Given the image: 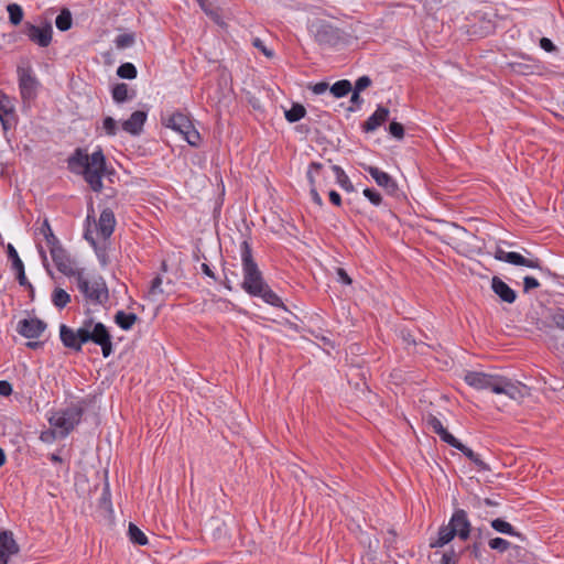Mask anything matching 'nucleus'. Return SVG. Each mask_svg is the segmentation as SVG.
<instances>
[{"label": "nucleus", "mask_w": 564, "mask_h": 564, "mask_svg": "<svg viewBox=\"0 0 564 564\" xmlns=\"http://www.w3.org/2000/svg\"><path fill=\"white\" fill-rule=\"evenodd\" d=\"M494 393L505 394L512 400H521L529 395V388L519 381H512L507 377L498 375Z\"/></svg>", "instance_id": "9"}, {"label": "nucleus", "mask_w": 564, "mask_h": 564, "mask_svg": "<svg viewBox=\"0 0 564 564\" xmlns=\"http://www.w3.org/2000/svg\"><path fill=\"white\" fill-rule=\"evenodd\" d=\"M117 75L123 79H134L138 75L137 67L132 63H122L117 68Z\"/></svg>", "instance_id": "37"}, {"label": "nucleus", "mask_w": 564, "mask_h": 564, "mask_svg": "<svg viewBox=\"0 0 564 564\" xmlns=\"http://www.w3.org/2000/svg\"><path fill=\"white\" fill-rule=\"evenodd\" d=\"M55 431L54 430H50V431H46V432H43L41 434V440L43 442H51L52 440L55 438Z\"/></svg>", "instance_id": "62"}, {"label": "nucleus", "mask_w": 564, "mask_h": 564, "mask_svg": "<svg viewBox=\"0 0 564 564\" xmlns=\"http://www.w3.org/2000/svg\"><path fill=\"white\" fill-rule=\"evenodd\" d=\"M200 9L210 18H218V13L214 10L215 0H196Z\"/></svg>", "instance_id": "45"}, {"label": "nucleus", "mask_w": 564, "mask_h": 564, "mask_svg": "<svg viewBox=\"0 0 564 564\" xmlns=\"http://www.w3.org/2000/svg\"><path fill=\"white\" fill-rule=\"evenodd\" d=\"M455 529H451V527L442 525L438 529V536L435 541L430 542V547L436 549V547H443L447 543H449L455 538Z\"/></svg>", "instance_id": "25"}, {"label": "nucleus", "mask_w": 564, "mask_h": 564, "mask_svg": "<svg viewBox=\"0 0 564 564\" xmlns=\"http://www.w3.org/2000/svg\"><path fill=\"white\" fill-rule=\"evenodd\" d=\"M53 304L62 310L70 302V295L63 289L56 288L52 294Z\"/></svg>", "instance_id": "34"}, {"label": "nucleus", "mask_w": 564, "mask_h": 564, "mask_svg": "<svg viewBox=\"0 0 564 564\" xmlns=\"http://www.w3.org/2000/svg\"><path fill=\"white\" fill-rule=\"evenodd\" d=\"M138 319L139 318H138L137 314L126 313L124 311H118L113 316L115 323L122 330H130Z\"/></svg>", "instance_id": "26"}, {"label": "nucleus", "mask_w": 564, "mask_h": 564, "mask_svg": "<svg viewBox=\"0 0 564 564\" xmlns=\"http://www.w3.org/2000/svg\"><path fill=\"white\" fill-rule=\"evenodd\" d=\"M200 269L203 273L206 274L208 278L217 281L215 272L210 269V267L207 263H202Z\"/></svg>", "instance_id": "61"}, {"label": "nucleus", "mask_w": 564, "mask_h": 564, "mask_svg": "<svg viewBox=\"0 0 564 564\" xmlns=\"http://www.w3.org/2000/svg\"><path fill=\"white\" fill-rule=\"evenodd\" d=\"M24 34L32 43L40 47H47L52 42L53 28L48 22H45L42 26L25 22Z\"/></svg>", "instance_id": "12"}, {"label": "nucleus", "mask_w": 564, "mask_h": 564, "mask_svg": "<svg viewBox=\"0 0 564 564\" xmlns=\"http://www.w3.org/2000/svg\"><path fill=\"white\" fill-rule=\"evenodd\" d=\"M362 169L367 172L383 191L390 196L399 195V186L397 181L387 172L377 166L362 164Z\"/></svg>", "instance_id": "11"}, {"label": "nucleus", "mask_w": 564, "mask_h": 564, "mask_svg": "<svg viewBox=\"0 0 564 564\" xmlns=\"http://www.w3.org/2000/svg\"><path fill=\"white\" fill-rule=\"evenodd\" d=\"M47 325L40 318H24L18 323L17 332L29 339L39 338L46 329Z\"/></svg>", "instance_id": "15"}, {"label": "nucleus", "mask_w": 564, "mask_h": 564, "mask_svg": "<svg viewBox=\"0 0 564 564\" xmlns=\"http://www.w3.org/2000/svg\"><path fill=\"white\" fill-rule=\"evenodd\" d=\"M323 169H324V165L322 163H319V162H312L308 165V169H307V172H306V177H307L308 183H310V194H311L312 200L318 207L323 206V199H322L321 195L317 192L315 176L316 175H321Z\"/></svg>", "instance_id": "19"}, {"label": "nucleus", "mask_w": 564, "mask_h": 564, "mask_svg": "<svg viewBox=\"0 0 564 564\" xmlns=\"http://www.w3.org/2000/svg\"><path fill=\"white\" fill-rule=\"evenodd\" d=\"M15 273H17V280L21 286L31 288V283L29 282V280L25 276L24 268L17 270Z\"/></svg>", "instance_id": "56"}, {"label": "nucleus", "mask_w": 564, "mask_h": 564, "mask_svg": "<svg viewBox=\"0 0 564 564\" xmlns=\"http://www.w3.org/2000/svg\"><path fill=\"white\" fill-rule=\"evenodd\" d=\"M540 286L539 281L530 275H527L523 278V291L528 293L529 291L533 289H538Z\"/></svg>", "instance_id": "50"}, {"label": "nucleus", "mask_w": 564, "mask_h": 564, "mask_svg": "<svg viewBox=\"0 0 564 564\" xmlns=\"http://www.w3.org/2000/svg\"><path fill=\"white\" fill-rule=\"evenodd\" d=\"M328 196H329V200L333 205L335 206H341V196L339 195V193H337L336 191H330L328 193Z\"/></svg>", "instance_id": "60"}, {"label": "nucleus", "mask_w": 564, "mask_h": 564, "mask_svg": "<svg viewBox=\"0 0 564 564\" xmlns=\"http://www.w3.org/2000/svg\"><path fill=\"white\" fill-rule=\"evenodd\" d=\"M370 85H371L370 77L365 75V76L359 77L356 80L354 90H357L360 93V91L365 90L366 88H368Z\"/></svg>", "instance_id": "53"}, {"label": "nucleus", "mask_w": 564, "mask_h": 564, "mask_svg": "<svg viewBox=\"0 0 564 564\" xmlns=\"http://www.w3.org/2000/svg\"><path fill=\"white\" fill-rule=\"evenodd\" d=\"M50 253L56 269L61 273L73 278L78 273L79 270L74 268V261L62 243L50 249Z\"/></svg>", "instance_id": "14"}, {"label": "nucleus", "mask_w": 564, "mask_h": 564, "mask_svg": "<svg viewBox=\"0 0 564 564\" xmlns=\"http://www.w3.org/2000/svg\"><path fill=\"white\" fill-rule=\"evenodd\" d=\"M459 452H462L470 462H473L479 470L488 471L490 467L486 464L478 454H476L471 448L467 447L463 443L457 447Z\"/></svg>", "instance_id": "27"}, {"label": "nucleus", "mask_w": 564, "mask_h": 564, "mask_svg": "<svg viewBox=\"0 0 564 564\" xmlns=\"http://www.w3.org/2000/svg\"><path fill=\"white\" fill-rule=\"evenodd\" d=\"M12 393V386L7 380L0 381V395L9 397Z\"/></svg>", "instance_id": "58"}, {"label": "nucleus", "mask_w": 564, "mask_h": 564, "mask_svg": "<svg viewBox=\"0 0 564 564\" xmlns=\"http://www.w3.org/2000/svg\"><path fill=\"white\" fill-rule=\"evenodd\" d=\"M390 110L387 107L378 106L376 111L361 124L364 132L376 131L389 119Z\"/></svg>", "instance_id": "21"}, {"label": "nucleus", "mask_w": 564, "mask_h": 564, "mask_svg": "<svg viewBox=\"0 0 564 564\" xmlns=\"http://www.w3.org/2000/svg\"><path fill=\"white\" fill-rule=\"evenodd\" d=\"M488 544H489L490 549L499 551L500 553H503L507 550H509V547L511 545L509 541H507L502 538L490 539Z\"/></svg>", "instance_id": "41"}, {"label": "nucleus", "mask_w": 564, "mask_h": 564, "mask_svg": "<svg viewBox=\"0 0 564 564\" xmlns=\"http://www.w3.org/2000/svg\"><path fill=\"white\" fill-rule=\"evenodd\" d=\"M161 285H162V278L160 275H158L151 281V286L149 289V295L155 296L156 294H162L163 290H162Z\"/></svg>", "instance_id": "47"}, {"label": "nucleus", "mask_w": 564, "mask_h": 564, "mask_svg": "<svg viewBox=\"0 0 564 564\" xmlns=\"http://www.w3.org/2000/svg\"><path fill=\"white\" fill-rule=\"evenodd\" d=\"M241 264L243 280L240 284L241 289L252 297H259L264 303L279 308H284L281 297L265 282L261 270L252 257L251 246L247 240L240 245Z\"/></svg>", "instance_id": "3"}, {"label": "nucleus", "mask_w": 564, "mask_h": 564, "mask_svg": "<svg viewBox=\"0 0 564 564\" xmlns=\"http://www.w3.org/2000/svg\"><path fill=\"white\" fill-rule=\"evenodd\" d=\"M329 89L334 97L341 98L348 95L351 91L352 87L348 79H340L333 84Z\"/></svg>", "instance_id": "32"}, {"label": "nucleus", "mask_w": 564, "mask_h": 564, "mask_svg": "<svg viewBox=\"0 0 564 564\" xmlns=\"http://www.w3.org/2000/svg\"><path fill=\"white\" fill-rule=\"evenodd\" d=\"M337 275H338V280L345 284V285H350L352 283V280L351 278L348 275V273L346 272L345 269L343 268H337Z\"/></svg>", "instance_id": "57"}, {"label": "nucleus", "mask_w": 564, "mask_h": 564, "mask_svg": "<svg viewBox=\"0 0 564 564\" xmlns=\"http://www.w3.org/2000/svg\"><path fill=\"white\" fill-rule=\"evenodd\" d=\"M39 232L44 237L46 245L50 249L61 245L58 238L54 235L48 219H44L43 224L39 228Z\"/></svg>", "instance_id": "28"}, {"label": "nucleus", "mask_w": 564, "mask_h": 564, "mask_svg": "<svg viewBox=\"0 0 564 564\" xmlns=\"http://www.w3.org/2000/svg\"><path fill=\"white\" fill-rule=\"evenodd\" d=\"M494 257L498 261L507 262L512 265H521L530 269H539L543 271L542 261L539 258H525L514 251H505L502 248L497 247Z\"/></svg>", "instance_id": "10"}, {"label": "nucleus", "mask_w": 564, "mask_h": 564, "mask_svg": "<svg viewBox=\"0 0 564 564\" xmlns=\"http://www.w3.org/2000/svg\"><path fill=\"white\" fill-rule=\"evenodd\" d=\"M491 528L497 532L508 534L511 536H519L520 534L514 530V528L503 519L497 518L490 522Z\"/></svg>", "instance_id": "33"}, {"label": "nucleus", "mask_w": 564, "mask_h": 564, "mask_svg": "<svg viewBox=\"0 0 564 564\" xmlns=\"http://www.w3.org/2000/svg\"><path fill=\"white\" fill-rule=\"evenodd\" d=\"M85 239L94 247L100 264L106 267L109 262L106 248L98 247L96 240L88 232L85 234Z\"/></svg>", "instance_id": "36"}, {"label": "nucleus", "mask_w": 564, "mask_h": 564, "mask_svg": "<svg viewBox=\"0 0 564 564\" xmlns=\"http://www.w3.org/2000/svg\"><path fill=\"white\" fill-rule=\"evenodd\" d=\"M7 256H8L9 260H11L12 270L17 271L19 269L24 268V264H23L22 260L20 259L18 251L11 243H8V246H7Z\"/></svg>", "instance_id": "40"}, {"label": "nucleus", "mask_w": 564, "mask_h": 564, "mask_svg": "<svg viewBox=\"0 0 564 564\" xmlns=\"http://www.w3.org/2000/svg\"><path fill=\"white\" fill-rule=\"evenodd\" d=\"M314 42L325 48H335L349 43L350 36L343 29L327 20L316 19L308 25Z\"/></svg>", "instance_id": "4"}, {"label": "nucleus", "mask_w": 564, "mask_h": 564, "mask_svg": "<svg viewBox=\"0 0 564 564\" xmlns=\"http://www.w3.org/2000/svg\"><path fill=\"white\" fill-rule=\"evenodd\" d=\"M427 425L435 434H437L444 427L442 422L432 414L427 416Z\"/></svg>", "instance_id": "51"}, {"label": "nucleus", "mask_w": 564, "mask_h": 564, "mask_svg": "<svg viewBox=\"0 0 564 564\" xmlns=\"http://www.w3.org/2000/svg\"><path fill=\"white\" fill-rule=\"evenodd\" d=\"M389 133L398 140L403 139L404 137V127L402 123L397 121H391L389 124Z\"/></svg>", "instance_id": "46"}, {"label": "nucleus", "mask_w": 564, "mask_h": 564, "mask_svg": "<svg viewBox=\"0 0 564 564\" xmlns=\"http://www.w3.org/2000/svg\"><path fill=\"white\" fill-rule=\"evenodd\" d=\"M437 435L440 436V438L448 444L449 446L454 447L457 449V447L460 445V441H458L455 436H453L445 427H443L438 433Z\"/></svg>", "instance_id": "42"}, {"label": "nucleus", "mask_w": 564, "mask_h": 564, "mask_svg": "<svg viewBox=\"0 0 564 564\" xmlns=\"http://www.w3.org/2000/svg\"><path fill=\"white\" fill-rule=\"evenodd\" d=\"M470 552L471 554L476 557V558H479L480 555H481V552H480V543H474L471 546H470Z\"/></svg>", "instance_id": "64"}, {"label": "nucleus", "mask_w": 564, "mask_h": 564, "mask_svg": "<svg viewBox=\"0 0 564 564\" xmlns=\"http://www.w3.org/2000/svg\"><path fill=\"white\" fill-rule=\"evenodd\" d=\"M111 96L117 104H122L134 98L135 91L130 89L126 83H118L112 87Z\"/></svg>", "instance_id": "24"}, {"label": "nucleus", "mask_w": 564, "mask_h": 564, "mask_svg": "<svg viewBox=\"0 0 564 564\" xmlns=\"http://www.w3.org/2000/svg\"><path fill=\"white\" fill-rule=\"evenodd\" d=\"M56 28L62 31H68L73 24L72 13L68 9H62L55 20Z\"/></svg>", "instance_id": "31"}, {"label": "nucleus", "mask_w": 564, "mask_h": 564, "mask_svg": "<svg viewBox=\"0 0 564 564\" xmlns=\"http://www.w3.org/2000/svg\"><path fill=\"white\" fill-rule=\"evenodd\" d=\"M67 169L76 175H82L93 192L102 191V177L115 173L112 167L107 166V159L104 151L98 147L91 154L86 150L76 148L67 158Z\"/></svg>", "instance_id": "2"}, {"label": "nucleus", "mask_w": 564, "mask_h": 564, "mask_svg": "<svg viewBox=\"0 0 564 564\" xmlns=\"http://www.w3.org/2000/svg\"><path fill=\"white\" fill-rule=\"evenodd\" d=\"M78 291L83 294L85 301L89 304L107 307L109 302V289L102 276L88 279L80 270L74 276Z\"/></svg>", "instance_id": "5"}, {"label": "nucleus", "mask_w": 564, "mask_h": 564, "mask_svg": "<svg viewBox=\"0 0 564 564\" xmlns=\"http://www.w3.org/2000/svg\"><path fill=\"white\" fill-rule=\"evenodd\" d=\"M448 525L455 529V535L466 541L470 535L471 524L468 520L467 512L464 509H456L452 514Z\"/></svg>", "instance_id": "16"}, {"label": "nucleus", "mask_w": 564, "mask_h": 564, "mask_svg": "<svg viewBox=\"0 0 564 564\" xmlns=\"http://www.w3.org/2000/svg\"><path fill=\"white\" fill-rule=\"evenodd\" d=\"M115 226L116 218L113 212L110 208H105L100 213L98 223L96 224L99 236L104 240L109 239L115 230Z\"/></svg>", "instance_id": "18"}, {"label": "nucleus", "mask_w": 564, "mask_h": 564, "mask_svg": "<svg viewBox=\"0 0 564 564\" xmlns=\"http://www.w3.org/2000/svg\"><path fill=\"white\" fill-rule=\"evenodd\" d=\"M84 410L80 406L72 405L59 411L50 417V424L59 429V437H66L76 425L79 424Z\"/></svg>", "instance_id": "7"}, {"label": "nucleus", "mask_w": 564, "mask_h": 564, "mask_svg": "<svg viewBox=\"0 0 564 564\" xmlns=\"http://www.w3.org/2000/svg\"><path fill=\"white\" fill-rule=\"evenodd\" d=\"M539 44H540V47L547 53H557L558 52L557 46L547 37H541Z\"/></svg>", "instance_id": "48"}, {"label": "nucleus", "mask_w": 564, "mask_h": 564, "mask_svg": "<svg viewBox=\"0 0 564 564\" xmlns=\"http://www.w3.org/2000/svg\"><path fill=\"white\" fill-rule=\"evenodd\" d=\"M306 115V109L301 104H293L289 110H285L284 116L285 119L291 122H297L303 119Z\"/></svg>", "instance_id": "30"}, {"label": "nucleus", "mask_w": 564, "mask_h": 564, "mask_svg": "<svg viewBox=\"0 0 564 564\" xmlns=\"http://www.w3.org/2000/svg\"><path fill=\"white\" fill-rule=\"evenodd\" d=\"M364 196L375 206H379L382 203V196L375 188H365Z\"/></svg>", "instance_id": "44"}, {"label": "nucleus", "mask_w": 564, "mask_h": 564, "mask_svg": "<svg viewBox=\"0 0 564 564\" xmlns=\"http://www.w3.org/2000/svg\"><path fill=\"white\" fill-rule=\"evenodd\" d=\"M332 171L334 172L336 176V181L338 185L345 189L346 192H354L355 187L349 180L348 175L345 173V171L339 165H332Z\"/></svg>", "instance_id": "29"}, {"label": "nucleus", "mask_w": 564, "mask_h": 564, "mask_svg": "<svg viewBox=\"0 0 564 564\" xmlns=\"http://www.w3.org/2000/svg\"><path fill=\"white\" fill-rule=\"evenodd\" d=\"M463 379L469 387L476 390H490L494 392L498 375L467 370L465 371Z\"/></svg>", "instance_id": "13"}, {"label": "nucleus", "mask_w": 564, "mask_h": 564, "mask_svg": "<svg viewBox=\"0 0 564 564\" xmlns=\"http://www.w3.org/2000/svg\"><path fill=\"white\" fill-rule=\"evenodd\" d=\"M19 89L23 102H31L37 96L40 83L31 68H18Z\"/></svg>", "instance_id": "8"}, {"label": "nucleus", "mask_w": 564, "mask_h": 564, "mask_svg": "<svg viewBox=\"0 0 564 564\" xmlns=\"http://www.w3.org/2000/svg\"><path fill=\"white\" fill-rule=\"evenodd\" d=\"M102 128L105 130V133L109 137H113L118 132L117 121L112 117L104 118Z\"/></svg>", "instance_id": "43"}, {"label": "nucleus", "mask_w": 564, "mask_h": 564, "mask_svg": "<svg viewBox=\"0 0 564 564\" xmlns=\"http://www.w3.org/2000/svg\"><path fill=\"white\" fill-rule=\"evenodd\" d=\"M327 89H328V84L324 83V82L316 83L312 88L313 93L316 95L324 94Z\"/></svg>", "instance_id": "59"}, {"label": "nucleus", "mask_w": 564, "mask_h": 564, "mask_svg": "<svg viewBox=\"0 0 564 564\" xmlns=\"http://www.w3.org/2000/svg\"><path fill=\"white\" fill-rule=\"evenodd\" d=\"M128 534L132 543L137 545L148 544L147 535L132 522L129 523Z\"/></svg>", "instance_id": "35"}, {"label": "nucleus", "mask_w": 564, "mask_h": 564, "mask_svg": "<svg viewBox=\"0 0 564 564\" xmlns=\"http://www.w3.org/2000/svg\"><path fill=\"white\" fill-rule=\"evenodd\" d=\"M135 42V35L134 33H123L117 35L115 39V44L118 50H124L127 47H130Z\"/></svg>", "instance_id": "39"}, {"label": "nucleus", "mask_w": 564, "mask_h": 564, "mask_svg": "<svg viewBox=\"0 0 564 564\" xmlns=\"http://www.w3.org/2000/svg\"><path fill=\"white\" fill-rule=\"evenodd\" d=\"M148 113L143 110H135L131 113L130 118L122 121L121 128L123 131L131 135H138L141 133L143 126L147 121Z\"/></svg>", "instance_id": "20"}, {"label": "nucleus", "mask_w": 564, "mask_h": 564, "mask_svg": "<svg viewBox=\"0 0 564 564\" xmlns=\"http://www.w3.org/2000/svg\"><path fill=\"white\" fill-rule=\"evenodd\" d=\"M491 290L502 301L512 304L517 300V293L499 276L491 279Z\"/></svg>", "instance_id": "22"}, {"label": "nucleus", "mask_w": 564, "mask_h": 564, "mask_svg": "<svg viewBox=\"0 0 564 564\" xmlns=\"http://www.w3.org/2000/svg\"><path fill=\"white\" fill-rule=\"evenodd\" d=\"M162 123L183 135L189 145H199L200 135L187 115L181 111L173 112L166 118L162 117Z\"/></svg>", "instance_id": "6"}, {"label": "nucleus", "mask_w": 564, "mask_h": 564, "mask_svg": "<svg viewBox=\"0 0 564 564\" xmlns=\"http://www.w3.org/2000/svg\"><path fill=\"white\" fill-rule=\"evenodd\" d=\"M19 552V545L11 531L0 532V564H8L9 557Z\"/></svg>", "instance_id": "17"}, {"label": "nucleus", "mask_w": 564, "mask_h": 564, "mask_svg": "<svg viewBox=\"0 0 564 564\" xmlns=\"http://www.w3.org/2000/svg\"><path fill=\"white\" fill-rule=\"evenodd\" d=\"M59 338L66 348L77 352L82 351L83 345L87 343L99 346L105 358H108L113 351L112 336L108 327L101 322H95L91 316L85 318L77 330L62 324Z\"/></svg>", "instance_id": "1"}, {"label": "nucleus", "mask_w": 564, "mask_h": 564, "mask_svg": "<svg viewBox=\"0 0 564 564\" xmlns=\"http://www.w3.org/2000/svg\"><path fill=\"white\" fill-rule=\"evenodd\" d=\"M252 44H253L254 47L260 50L267 57H272L273 56V52L271 50H268L267 46L263 44V42L259 37H256L252 41Z\"/></svg>", "instance_id": "54"}, {"label": "nucleus", "mask_w": 564, "mask_h": 564, "mask_svg": "<svg viewBox=\"0 0 564 564\" xmlns=\"http://www.w3.org/2000/svg\"><path fill=\"white\" fill-rule=\"evenodd\" d=\"M14 117V108L7 95L0 98V122L4 131L11 128L10 119Z\"/></svg>", "instance_id": "23"}, {"label": "nucleus", "mask_w": 564, "mask_h": 564, "mask_svg": "<svg viewBox=\"0 0 564 564\" xmlns=\"http://www.w3.org/2000/svg\"><path fill=\"white\" fill-rule=\"evenodd\" d=\"M459 554L456 553L453 549L445 552L442 556V564H457Z\"/></svg>", "instance_id": "49"}, {"label": "nucleus", "mask_w": 564, "mask_h": 564, "mask_svg": "<svg viewBox=\"0 0 564 564\" xmlns=\"http://www.w3.org/2000/svg\"><path fill=\"white\" fill-rule=\"evenodd\" d=\"M350 101L354 105L360 106L364 102V99L360 97V93L359 91L354 90L352 95H351V98H350Z\"/></svg>", "instance_id": "63"}, {"label": "nucleus", "mask_w": 564, "mask_h": 564, "mask_svg": "<svg viewBox=\"0 0 564 564\" xmlns=\"http://www.w3.org/2000/svg\"><path fill=\"white\" fill-rule=\"evenodd\" d=\"M9 13V21L13 25H19L23 20V10L21 6L17 3H10L7 7Z\"/></svg>", "instance_id": "38"}, {"label": "nucleus", "mask_w": 564, "mask_h": 564, "mask_svg": "<svg viewBox=\"0 0 564 564\" xmlns=\"http://www.w3.org/2000/svg\"><path fill=\"white\" fill-rule=\"evenodd\" d=\"M100 503H101V506H105L107 509H110V507H111L110 491H109L108 484H106L104 487L102 495L100 498Z\"/></svg>", "instance_id": "55"}, {"label": "nucleus", "mask_w": 564, "mask_h": 564, "mask_svg": "<svg viewBox=\"0 0 564 564\" xmlns=\"http://www.w3.org/2000/svg\"><path fill=\"white\" fill-rule=\"evenodd\" d=\"M553 323L561 329H564V310L556 308L552 314Z\"/></svg>", "instance_id": "52"}]
</instances>
